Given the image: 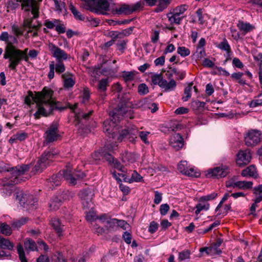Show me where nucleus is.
Wrapping results in <instances>:
<instances>
[{"mask_svg":"<svg viewBox=\"0 0 262 262\" xmlns=\"http://www.w3.org/2000/svg\"><path fill=\"white\" fill-rule=\"evenodd\" d=\"M53 95V91L47 87H45L41 92H37L35 95L29 92L25 102L27 105H30L33 102L36 104L37 111L34 114L35 119L39 118L41 115L48 116L56 107V102Z\"/></svg>","mask_w":262,"mask_h":262,"instance_id":"obj_1","label":"nucleus"},{"mask_svg":"<svg viewBox=\"0 0 262 262\" xmlns=\"http://www.w3.org/2000/svg\"><path fill=\"white\" fill-rule=\"evenodd\" d=\"M126 107H119L110 114L111 120H105L103 122L104 132L108 134H112L113 138L115 139L117 137L118 140L119 141H122L129 135L135 136L138 133V130L136 129L132 128L130 129L122 130L119 136H117L116 132L119 129L117 123L122 119L123 117L126 114Z\"/></svg>","mask_w":262,"mask_h":262,"instance_id":"obj_2","label":"nucleus"},{"mask_svg":"<svg viewBox=\"0 0 262 262\" xmlns=\"http://www.w3.org/2000/svg\"><path fill=\"white\" fill-rule=\"evenodd\" d=\"M28 51V48L21 50L15 47L10 46L7 49L5 55V59H8V67L12 70H15L22 60L28 62L29 58L34 59L38 54V52L34 49L30 50L29 52Z\"/></svg>","mask_w":262,"mask_h":262,"instance_id":"obj_3","label":"nucleus"},{"mask_svg":"<svg viewBox=\"0 0 262 262\" xmlns=\"http://www.w3.org/2000/svg\"><path fill=\"white\" fill-rule=\"evenodd\" d=\"M85 176V174L80 171L73 170L70 164L66 166V169H63L58 174L53 175L51 178V183L53 186H58L60 184L61 179L64 178L72 185L76 183V180L82 179Z\"/></svg>","mask_w":262,"mask_h":262,"instance_id":"obj_4","label":"nucleus"},{"mask_svg":"<svg viewBox=\"0 0 262 262\" xmlns=\"http://www.w3.org/2000/svg\"><path fill=\"white\" fill-rule=\"evenodd\" d=\"M29 167V165H22L16 166L15 168H12L11 170H7L8 172L7 176H9L10 174L11 176L9 178V180L6 182L5 185H12L19 183L21 180L19 177L23 174L25 172L28 171Z\"/></svg>","mask_w":262,"mask_h":262,"instance_id":"obj_5","label":"nucleus"},{"mask_svg":"<svg viewBox=\"0 0 262 262\" xmlns=\"http://www.w3.org/2000/svg\"><path fill=\"white\" fill-rule=\"evenodd\" d=\"M93 156L95 160H100L101 158H104L114 168L118 169L123 172H126V169L122 166L121 164L110 154H106L103 151L96 152L94 154Z\"/></svg>","mask_w":262,"mask_h":262,"instance_id":"obj_6","label":"nucleus"},{"mask_svg":"<svg viewBox=\"0 0 262 262\" xmlns=\"http://www.w3.org/2000/svg\"><path fill=\"white\" fill-rule=\"evenodd\" d=\"M229 172L227 166L221 165L208 169L205 172V176L208 178L220 179L226 177Z\"/></svg>","mask_w":262,"mask_h":262,"instance_id":"obj_7","label":"nucleus"},{"mask_svg":"<svg viewBox=\"0 0 262 262\" xmlns=\"http://www.w3.org/2000/svg\"><path fill=\"white\" fill-rule=\"evenodd\" d=\"M94 193L92 188H88L82 190L79 193L81 203L84 208H90L93 205L92 199Z\"/></svg>","mask_w":262,"mask_h":262,"instance_id":"obj_8","label":"nucleus"},{"mask_svg":"<svg viewBox=\"0 0 262 262\" xmlns=\"http://www.w3.org/2000/svg\"><path fill=\"white\" fill-rule=\"evenodd\" d=\"M261 133L258 130L252 129L248 131L245 136V142L248 146H254L260 140Z\"/></svg>","mask_w":262,"mask_h":262,"instance_id":"obj_9","label":"nucleus"},{"mask_svg":"<svg viewBox=\"0 0 262 262\" xmlns=\"http://www.w3.org/2000/svg\"><path fill=\"white\" fill-rule=\"evenodd\" d=\"M141 7L140 3H137L134 5H127L125 4H122L118 7H116L113 11L116 14L121 15H128L138 10Z\"/></svg>","mask_w":262,"mask_h":262,"instance_id":"obj_10","label":"nucleus"},{"mask_svg":"<svg viewBox=\"0 0 262 262\" xmlns=\"http://www.w3.org/2000/svg\"><path fill=\"white\" fill-rule=\"evenodd\" d=\"M49 51L51 52L52 55L57 61L66 60L70 57V55L66 53V52L59 48L53 43L50 42L48 44Z\"/></svg>","mask_w":262,"mask_h":262,"instance_id":"obj_11","label":"nucleus"},{"mask_svg":"<svg viewBox=\"0 0 262 262\" xmlns=\"http://www.w3.org/2000/svg\"><path fill=\"white\" fill-rule=\"evenodd\" d=\"M59 137L56 124H52L46 132L44 137L45 142L50 143L56 141Z\"/></svg>","mask_w":262,"mask_h":262,"instance_id":"obj_12","label":"nucleus"},{"mask_svg":"<svg viewBox=\"0 0 262 262\" xmlns=\"http://www.w3.org/2000/svg\"><path fill=\"white\" fill-rule=\"evenodd\" d=\"M58 154L57 150L55 149L44 152L39 159L42 167L49 165L57 157Z\"/></svg>","mask_w":262,"mask_h":262,"instance_id":"obj_13","label":"nucleus"},{"mask_svg":"<svg viewBox=\"0 0 262 262\" xmlns=\"http://www.w3.org/2000/svg\"><path fill=\"white\" fill-rule=\"evenodd\" d=\"M251 159V153L249 149L240 150L237 155L236 164L239 166H243L250 163Z\"/></svg>","mask_w":262,"mask_h":262,"instance_id":"obj_14","label":"nucleus"},{"mask_svg":"<svg viewBox=\"0 0 262 262\" xmlns=\"http://www.w3.org/2000/svg\"><path fill=\"white\" fill-rule=\"evenodd\" d=\"M170 145L176 150H179L184 145L182 136L179 134H173L169 139Z\"/></svg>","mask_w":262,"mask_h":262,"instance_id":"obj_15","label":"nucleus"},{"mask_svg":"<svg viewBox=\"0 0 262 262\" xmlns=\"http://www.w3.org/2000/svg\"><path fill=\"white\" fill-rule=\"evenodd\" d=\"M138 158V156L134 153L124 152L121 154L122 161L126 166L135 162Z\"/></svg>","mask_w":262,"mask_h":262,"instance_id":"obj_16","label":"nucleus"},{"mask_svg":"<svg viewBox=\"0 0 262 262\" xmlns=\"http://www.w3.org/2000/svg\"><path fill=\"white\" fill-rule=\"evenodd\" d=\"M10 36L7 32H3L0 35V40L5 41L6 43V46L4 50V58L5 59V54H6V51L7 48H9V47L10 46H12V47H15L13 43H16L17 40L16 37H13V41H11L9 40V38Z\"/></svg>","mask_w":262,"mask_h":262,"instance_id":"obj_17","label":"nucleus"},{"mask_svg":"<svg viewBox=\"0 0 262 262\" xmlns=\"http://www.w3.org/2000/svg\"><path fill=\"white\" fill-rule=\"evenodd\" d=\"M241 175L243 177H250L254 178L258 177V173L256 167L251 165L242 170Z\"/></svg>","mask_w":262,"mask_h":262,"instance_id":"obj_18","label":"nucleus"},{"mask_svg":"<svg viewBox=\"0 0 262 262\" xmlns=\"http://www.w3.org/2000/svg\"><path fill=\"white\" fill-rule=\"evenodd\" d=\"M177 83L173 79L170 80L169 81L164 79L161 84L160 88L164 90L165 92H169L174 91L176 88Z\"/></svg>","mask_w":262,"mask_h":262,"instance_id":"obj_19","label":"nucleus"},{"mask_svg":"<svg viewBox=\"0 0 262 262\" xmlns=\"http://www.w3.org/2000/svg\"><path fill=\"white\" fill-rule=\"evenodd\" d=\"M220 245V244H219L217 246L214 245L209 247L201 248L200 251L201 253L205 252L207 255L210 256L220 254L221 253V250L218 248Z\"/></svg>","mask_w":262,"mask_h":262,"instance_id":"obj_20","label":"nucleus"},{"mask_svg":"<svg viewBox=\"0 0 262 262\" xmlns=\"http://www.w3.org/2000/svg\"><path fill=\"white\" fill-rule=\"evenodd\" d=\"M237 27L238 29L244 34H246L252 31L255 28L254 26L249 23L244 22L243 21H238L237 24Z\"/></svg>","mask_w":262,"mask_h":262,"instance_id":"obj_21","label":"nucleus"},{"mask_svg":"<svg viewBox=\"0 0 262 262\" xmlns=\"http://www.w3.org/2000/svg\"><path fill=\"white\" fill-rule=\"evenodd\" d=\"M100 220L108 230L114 229L117 227V219H116L107 218L103 220V216H100Z\"/></svg>","mask_w":262,"mask_h":262,"instance_id":"obj_22","label":"nucleus"},{"mask_svg":"<svg viewBox=\"0 0 262 262\" xmlns=\"http://www.w3.org/2000/svg\"><path fill=\"white\" fill-rule=\"evenodd\" d=\"M13 247V244L9 239L0 236V249L11 250Z\"/></svg>","mask_w":262,"mask_h":262,"instance_id":"obj_23","label":"nucleus"},{"mask_svg":"<svg viewBox=\"0 0 262 262\" xmlns=\"http://www.w3.org/2000/svg\"><path fill=\"white\" fill-rule=\"evenodd\" d=\"M51 224L53 227L54 230L56 231L59 236L62 235V233L63 230V226H61V223L58 219H53L51 221Z\"/></svg>","mask_w":262,"mask_h":262,"instance_id":"obj_24","label":"nucleus"},{"mask_svg":"<svg viewBox=\"0 0 262 262\" xmlns=\"http://www.w3.org/2000/svg\"><path fill=\"white\" fill-rule=\"evenodd\" d=\"M236 187L242 190H248L252 188L253 182L251 181H238L234 184Z\"/></svg>","mask_w":262,"mask_h":262,"instance_id":"obj_25","label":"nucleus"},{"mask_svg":"<svg viewBox=\"0 0 262 262\" xmlns=\"http://www.w3.org/2000/svg\"><path fill=\"white\" fill-rule=\"evenodd\" d=\"M196 210L195 213L196 215H198L201 211L208 210L209 208V204L207 202H205L204 201H201L200 198L198 204L196 205Z\"/></svg>","mask_w":262,"mask_h":262,"instance_id":"obj_26","label":"nucleus"},{"mask_svg":"<svg viewBox=\"0 0 262 262\" xmlns=\"http://www.w3.org/2000/svg\"><path fill=\"white\" fill-rule=\"evenodd\" d=\"M216 47L219 49L225 51L227 53V56H229L230 55L231 48L226 38H224L222 41L216 46Z\"/></svg>","mask_w":262,"mask_h":262,"instance_id":"obj_27","label":"nucleus"},{"mask_svg":"<svg viewBox=\"0 0 262 262\" xmlns=\"http://www.w3.org/2000/svg\"><path fill=\"white\" fill-rule=\"evenodd\" d=\"M63 79L64 86L66 88L69 89L73 86L75 82L72 76L64 74L62 75Z\"/></svg>","mask_w":262,"mask_h":262,"instance_id":"obj_28","label":"nucleus"},{"mask_svg":"<svg viewBox=\"0 0 262 262\" xmlns=\"http://www.w3.org/2000/svg\"><path fill=\"white\" fill-rule=\"evenodd\" d=\"M135 71H123L122 74V77L126 82L133 81L135 77Z\"/></svg>","mask_w":262,"mask_h":262,"instance_id":"obj_29","label":"nucleus"},{"mask_svg":"<svg viewBox=\"0 0 262 262\" xmlns=\"http://www.w3.org/2000/svg\"><path fill=\"white\" fill-rule=\"evenodd\" d=\"M24 246L28 251H35L37 250V245L35 242L31 239H26L24 242Z\"/></svg>","mask_w":262,"mask_h":262,"instance_id":"obj_30","label":"nucleus"},{"mask_svg":"<svg viewBox=\"0 0 262 262\" xmlns=\"http://www.w3.org/2000/svg\"><path fill=\"white\" fill-rule=\"evenodd\" d=\"M80 97L81 99V102L85 103L89 101L90 98V91L88 88H83L81 91Z\"/></svg>","mask_w":262,"mask_h":262,"instance_id":"obj_31","label":"nucleus"},{"mask_svg":"<svg viewBox=\"0 0 262 262\" xmlns=\"http://www.w3.org/2000/svg\"><path fill=\"white\" fill-rule=\"evenodd\" d=\"M167 16L168 18L169 21L171 23H174L177 24H180L183 18V16H179L177 14L173 12L167 14Z\"/></svg>","mask_w":262,"mask_h":262,"instance_id":"obj_32","label":"nucleus"},{"mask_svg":"<svg viewBox=\"0 0 262 262\" xmlns=\"http://www.w3.org/2000/svg\"><path fill=\"white\" fill-rule=\"evenodd\" d=\"M12 232L11 227L5 223H2L0 225V233L5 235H10Z\"/></svg>","mask_w":262,"mask_h":262,"instance_id":"obj_33","label":"nucleus"},{"mask_svg":"<svg viewBox=\"0 0 262 262\" xmlns=\"http://www.w3.org/2000/svg\"><path fill=\"white\" fill-rule=\"evenodd\" d=\"M192 89V84L190 83L187 87L185 88L184 93V96L182 97L183 101H187L191 96V92Z\"/></svg>","mask_w":262,"mask_h":262,"instance_id":"obj_34","label":"nucleus"},{"mask_svg":"<svg viewBox=\"0 0 262 262\" xmlns=\"http://www.w3.org/2000/svg\"><path fill=\"white\" fill-rule=\"evenodd\" d=\"M189 166H188L186 161H182L178 164V169L181 173L185 175Z\"/></svg>","mask_w":262,"mask_h":262,"instance_id":"obj_35","label":"nucleus"},{"mask_svg":"<svg viewBox=\"0 0 262 262\" xmlns=\"http://www.w3.org/2000/svg\"><path fill=\"white\" fill-rule=\"evenodd\" d=\"M205 56L206 53L204 48H196V50L193 55V58L196 60H200Z\"/></svg>","mask_w":262,"mask_h":262,"instance_id":"obj_36","label":"nucleus"},{"mask_svg":"<svg viewBox=\"0 0 262 262\" xmlns=\"http://www.w3.org/2000/svg\"><path fill=\"white\" fill-rule=\"evenodd\" d=\"M243 75V73L237 72L233 73L231 74V78L237 81V82L241 85H245L246 84V81L242 78Z\"/></svg>","mask_w":262,"mask_h":262,"instance_id":"obj_37","label":"nucleus"},{"mask_svg":"<svg viewBox=\"0 0 262 262\" xmlns=\"http://www.w3.org/2000/svg\"><path fill=\"white\" fill-rule=\"evenodd\" d=\"M254 193L256 195V202H260L262 201V184L254 188Z\"/></svg>","mask_w":262,"mask_h":262,"instance_id":"obj_38","label":"nucleus"},{"mask_svg":"<svg viewBox=\"0 0 262 262\" xmlns=\"http://www.w3.org/2000/svg\"><path fill=\"white\" fill-rule=\"evenodd\" d=\"M190 251L189 250H184L179 253L178 260L180 262H183L184 260L190 258Z\"/></svg>","mask_w":262,"mask_h":262,"instance_id":"obj_39","label":"nucleus"},{"mask_svg":"<svg viewBox=\"0 0 262 262\" xmlns=\"http://www.w3.org/2000/svg\"><path fill=\"white\" fill-rule=\"evenodd\" d=\"M53 261L54 262H67V259L63 256L62 254L57 251L52 257Z\"/></svg>","mask_w":262,"mask_h":262,"instance_id":"obj_40","label":"nucleus"},{"mask_svg":"<svg viewBox=\"0 0 262 262\" xmlns=\"http://www.w3.org/2000/svg\"><path fill=\"white\" fill-rule=\"evenodd\" d=\"M261 96H257L249 102V106L250 107H255L258 106H262V98H260Z\"/></svg>","mask_w":262,"mask_h":262,"instance_id":"obj_41","label":"nucleus"},{"mask_svg":"<svg viewBox=\"0 0 262 262\" xmlns=\"http://www.w3.org/2000/svg\"><path fill=\"white\" fill-rule=\"evenodd\" d=\"M17 250L21 262H27L23 246L21 244H18L17 245Z\"/></svg>","mask_w":262,"mask_h":262,"instance_id":"obj_42","label":"nucleus"},{"mask_svg":"<svg viewBox=\"0 0 262 262\" xmlns=\"http://www.w3.org/2000/svg\"><path fill=\"white\" fill-rule=\"evenodd\" d=\"M185 175L188 177L197 178L200 176V173L197 171L196 169L189 166Z\"/></svg>","mask_w":262,"mask_h":262,"instance_id":"obj_43","label":"nucleus"},{"mask_svg":"<svg viewBox=\"0 0 262 262\" xmlns=\"http://www.w3.org/2000/svg\"><path fill=\"white\" fill-rule=\"evenodd\" d=\"M55 70L58 74L62 73L65 71L66 67L62 61H57L56 64H55Z\"/></svg>","mask_w":262,"mask_h":262,"instance_id":"obj_44","label":"nucleus"},{"mask_svg":"<svg viewBox=\"0 0 262 262\" xmlns=\"http://www.w3.org/2000/svg\"><path fill=\"white\" fill-rule=\"evenodd\" d=\"M49 205L51 210H55L58 209L61 205V201L58 198H56L51 201Z\"/></svg>","mask_w":262,"mask_h":262,"instance_id":"obj_45","label":"nucleus"},{"mask_svg":"<svg viewBox=\"0 0 262 262\" xmlns=\"http://www.w3.org/2000/svg\"><path fill=\"white\" fill-rule=\"evenodd\" d=\"M177 53L182 57H186L188 56L190 51L189 49L185 47H179L177 49Z\"/></svg>","mask_w":262,"mask_h":262,"instance_id":"obj_46","label":"nucleus"},{"mask_svg":"<svg viewBox=\"0 0 262 262\" xmlns=\"http://www.w3.org/2000/svg\"><path fill=\"white\" fill-rule=\"evenodd\" d=\"M191 105L193 110H198L203 108L205 107V103L199 100H194L192 101Z\"/></svg>","mask_w":262,"mask_h":262,"instance_id":"obj_47","label":"nucleus"},{"mask_svg":"<svg viewBox=\"0 0 262 262\" xmlns=\"http://www.w3.org/2000/svg\"><path fill=\"white\" fill-rule=\"evenodd\" d=\"M126 31H123L122 32H119L118 31H110L108 33V35L112 38V40H114V39L117 38H121L123 36V35H126Z\"/></svg>","mask_w":262,"mask_h":262,"instance_id":"obj_48","label":"nucleus"},{"mask_svg":"<svg viewBox=\"0 0 262 262\" xmlns=\"http://www.w3.org/2000/svg\"><path fill=\"white\" fill-rule=\"evenodd\" d=\"M163 80L164 79L160 74H155L151 77L152 82L154 84L158 85L160 87L161 86V84L162 83Z\"/></svg>","mask_w":262,"mask_h":262,"instance_id":"obj_49","label":"nucleus"},{"mask_svg":"<svg viewBox=\"0 0 262 262\" xmlns=\"http://www.w3.org/2000/svg\"><path fill=\"white\" fill-rule=\"evenodd\" d=\"M108 81L107 79H102L99 82L98 86V90L104 92L108 85Z\"/></svg>","mask_w":262,"mask_h":262,"instance_id":"obj_50","label":"nucleus"},{"mask_svg":"<svg viewBox=\"0 0 262 262\" xmlns=\"http://www.w3.org/2000/svg\"><path fill=\"white\" fill-rule=\"evenodd\" d=\"M188 6L186 5H182L173 9L172 12L177 14L179 16H182L181 15L186 10Z\"/></svg>","mask_w":262,"mask_h":262,"instance_id":"obj_51","label":"nucleus"},{"mask_svg":"<svg viewBox=\"0 0 262 262\" xmlns=\"http://www.w3.org/2000/svg\"><path fill=\"white\" fill-rule=\"evenodd\" d=\"M143 181V177L139 174L136 171H134L130 179V182H139Z\"/></svg>","mask_w":262,"mask_h":262,"instance_id":"obj_52","label":"nucleus"},{"mask_svg":"<svg viewBox=\"0 0 262 262\" xmlns=\"http://www.w3.org/2000/svg\"><path fill=\"white\" fill-rule=\"evenodd\" d=\"M138 92L140 95H144L148 93V88L144 83H141L139 85Z\"/></svg>","mask_w":262,"mask_h":262,"instance_id":"obj_53","label":"nucleus"},{"mask_svg":"<svg viewBox=\"0 0 262 262\" xmlns=\"http://www.w3.org/2000/svg\"><path fill=\"white\" fill-rule=\"evenodd\" d=\"M70 10L76 19L81 20H83L84 17L73 5L70 6Z\"/></svg>","mask_w":262,"mask_h":262,"instance_id":"obj_54","label":"nucleus"},{"mask_svg":"<svg viewBox=\"0 0 262 262\" xmlns=\"http://www.w3.org/2000/svg\"><path fill=\"white\" fill-rule=\"evenodd\" d=\"M249 3L257 8V12H262V0H249Z\"/></svg>","mask_w":262,"mask_h":262,"instance_id":"obj_55","label":"nucleus"},{"mask_svg":"<svg viewBox=\"0 0 262 262\" xmlns=\"http://www.w3.org/2000/svg\"><path fill=\"white\" fill-rule=\"evenodd\" d=\"M58 23V19H54L53 20H46L44 23V25L50 29H52L56 26L57 23Z\"/></svg>","mask_w":262,"mask_h":262,"instance_id":"obj_56","label":"nucleus"},{"mask_svg":"<svg viewBox=\"0 0 262 262\" xmlns=\"http://www.w3.org/2000/svg\"><path fill=\"white\" fill-rule=\"evenodd\" d=\"M217 195V194L215 192H212L209 194L202 196L200 198L201 201H204L205 202H207L209 201L214 200Z\"/></svg>","mask_w":262,"mask_h":262,"instance_id":"obj_57","label":"nucleus"},{"mask_svg":"<svg viewBox=\"0 0 262 262\" xmlns=\"http://www.w3.org/2000/svg\"><path fill=\"white\" fill-rule=\"evenodd\" d=\"M146 3L150 6H152L156 5V3L158 2L159 5L162 8H165L167 4H162V0H144Z\"/></svg>","mask_w":262,"mask_h":262,"instance_id":"obj_58","label":"nucleus"},{"mask_svg":"<svg viewBox=\"0 0 262 262\" xmlns=\"http://www.w3.org/2000/svg\"><path fill=\"white\" fill-rule=\"evenodd\" d=\"M98 219L100 220V217H97L96 213L94 211H89L86 213V219L89 222H92Z\"/></svg>","mask_w":262,"mask_h":262,"instance_id":"obj_59","label":"nucleus"},{"mask_svg":"<svg viewBox=\"0 0 262 262\" xmlns=\"http://www.w3.org/2000/svg\"><path fill=\"white\" fill-rule=\"evenodd\" d=\"M50 71L48 73V78L50 79L54 77L55 63L54 61H50L49 64Z\"/></svg>","mask_w":262,"mask_h":262,"instance_id":"obj_60","label":"nucleus"},{"mask_svg":"<svg viewBox=\"0 0 262 262\" xmlns=\"http://www.w3.org/2000/svg\"><path fill=\"white\" fill-rule=\"evenodd\" d=\"M169 210V206L167 204H163L160 206V212L162 215H165Z\"/></svg>","mask_w":262,"mask_h":262,"instance_id":"obj_61","label":"nucleus"},{"mask_svg":"<svg viewBox=\"0 0 262 262\" xmlns=\"http://www.w3.org/2000/svg\"><path fill=\"white\" fill-rule=\"evenodd\" d=\"M158 226L159 225L157 223L154 221L151 222L149 224L148 231L151 233L155 232L158 228Z\"/></svg>","mask_w":262,"mask_h":262,"instance_id":"obj_62","label":"nucleus"},{"mask_svg":"<svg viewBox=\"0 0 262 262\" xmlns=\"http://www.w3.org/2000/svg\"><path fill=\"white\" fill-rule=\"evenodd\" d=\"M149 134V132H139V135L141 138V139L145 143H148V141L147 140V137Z\"/></svg>","mask_w":262,"mask_h":262,"instance_id":"obj_63","label":"nucleus"},{"mask_svg":"<svg viewBox=\"0 0 262 262\" xmlns=\"http://www.w3.org/2000/svg\"><path fill=\"white\" fill-rule=\"evenodd\" d=\"M232 64L235 67L241 69L243 67L244 65L240 60L236 57H234L232 60Z\"/></svg>","mask_w":262,"mask_h":262,"instance_id":"obj_64","label":"nucleus"}]
</instances>
